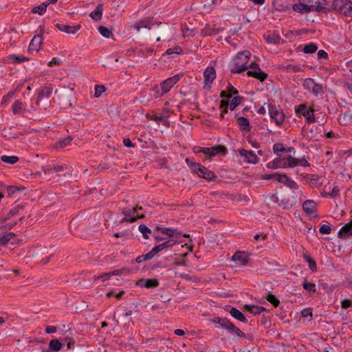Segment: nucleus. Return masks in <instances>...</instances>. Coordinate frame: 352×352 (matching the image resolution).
I'll return each instance as SVG.
<instances>
[{"mask_svg":"<svg viewBox=\"0 0 352 352\" xmlns=\"http://www.w3.org/2000/svg\"><path fill=\"white\" fill-rule=\"evenodd\" d=\"M251 53L248 50L239 52L232 60L230 71L233 74H241L250 69L247 72V75L249 77H253L261 82H263L267 78V74L261 69L259 65L254 62L247 65Z\"/></svg>","mask_w":352,"mask_h":352,"instance_id":"nucleus-1","label":"nucleus"},{"mask_svg":"<svg viewBox=\"0 0 352 352\" xmlns=\"http://www.w3.org/2000/svg\"><path fill=\"white\" fill-rule=\"evenodd\" d=\"M329 2L327 0H298V3L293 6V10L300 14H307L311 12H330L327 8Z\"/></svg>","mask_w":352,"mask_h":352,"instance_id":"nucleus-2","label":"nucleus"},{"mask_svg":"<svg viewBox=\"0 0 352 352\" xmlns=\"http://www.w3.org/2000/svg\"><path fill=\"white\" fill-rule=\"evenodd\" d=\"M211 322L218 324L223 329L226 330L228 333L232 336H243V331L235 326L228 318L215 317L210 320Z\"/></svg>","mask_w":352,"mask_h":352,"instance_id":"nucleus-3","label":"nucleus"},{"mask_svg":"<svg viewBox=\"0 0 352 352\" xmlns=\"http://www.w3.org/2000/svg\"><path fill=\"white\" fill-rule=\"evenodd\" d=\"M73 89L69 87H62L59 89L55 90V100L60 106L64 107H71V97L72 96Z\"/></svg>","mask_w":352,"mask_h":352,"instance_id":"nucleus-4","label":"nucleus"},{"mask_svg":"<svg viewBox=\"0 0 352 352\" xmlns=\"http://www.w3.org/2000/svg\"><path fill=\"white\" fill-rule=\"evenodd\" d=\"M243 100H244V98L242 96H234L232 98V100L230 104V110L233 111L234 109H235V108L237 106L241 104V103L242 102V101ZM228 106H229V102L228 100H223L221 101L220 108L223 109L221 111V113L220 115L221 119H223L224 114L228 113Z\"/></svg>","mask_w":352,"mask_h":352,"instance_id":"nucleus-5","label":"nucleus"},{"mask_svg":"<svg viewBox=\"0 0 352 352\" xmlns=\"http://www.w3.org/2000/svg\"><path fill=\"white\" fill-rule=\"evenodd\" d=\"M267 107L271 119L274 120L277 125H281L285 119V114L280 109L270 103L267 104Z\"/></svg>","mask_w":352,"mask_h":352,"instance_id":"nucleus-6","label":"nucleus"},{"mask_svg":"<svg viewBox=\"0 0 352 352\" xmlns=\"http://www.w3.org/2000/svg\"><path fill=\"white\" fill-rule=\"evenodd\" d=\"M303 87L314 96H318L322 93V86L316 83L313 78H309L305 79L303 82Z\"/></svg>","mask_w":352,"mask_h":352,"instance_id":"nucleus-7","label":"nucleus"},{"mask_svg":"<svg viewBox=\"0 0 352 352\" xmlns=\"http://www.w3.org/2000/svg\"><path fill=\"white\" fill-rule=\"evenodd\" d=\"M302 210L310 218H317V204L314 200L308 199L303 202Z\"/></svg>","mask_w":352,"mask_h":352,"instance_id":"nucleus-8","label":"nucleus"},{"mask_svg":"<svg viewBox=\"0 0 352 352\" xmlns=\"http://www.w3.org/2000/svg\"><path fill=\"white\" fill-rule=\"evenodd\" d=\"M44 32V28L40 26V33L34 36L33 38L30 41L29 45L28 50L38 52L40 50L41 45L43 43V33Z\"/></svg>","mask_w":352,"mask_h":352,"instance_id":"nucleus-9","label":"nucleus"},{"mask_svg":"<svg viewBox=\"0 0 352 352\" xmlns=\"http://www.w3.org/2000/svg\"><path fill=\"white\" fill-rule=\"evenodd\" d=\"M349 5V0H333L331 8H329L330 12L334 11L344 16V11L347 10Z\"/></svg>","mask_w":352,"mask_h":352,"instance_id":"nucleus-10","label":"nucleus"},{"mask_svg":"<svg viewBox=\"0 0 352 352\" xmlns=\"http://www.w3.org/2000/svg\"><path fill=\"white\" fill-rule=\"evenodd\" d=\"M183 74H178L162 81L160 85L162 90H163V93H167L169 91L173 86L175 85L180 78L183 77Z\"/></svg>","mask_w":352,"mask_h":352,"instance_id":"nucleus-11","label":"nucleus"},{"mask_svg":"<svg viewBox=\"0 0 352 352\" xmlns=\"http://www.w3.org/2000/svg\"><path fill=\"white\" fill-rule=\"evenodd\" d=\"M168 33V27L166 24L159 23L157 25V30H155V33H153L151 36L157 41H160L161 38H166Z\"/></svg>","mask_w":352,"mask_h":352,"instance_id":"nucleus-12","label":"nucleus"},{"mask_svg":"<svg viewBox=\"0 0 352 352\" xmlns=\"http://www.w3.org/2000/svg\"><path fill=\"white\" fill-rule=\"evenodd\" d=\"M205 151V154L210 157L214 156L218 153L225 155L228 153L227 148L223 145H217L216 146L206 148Z\"/></svg>","mask_w":352,"mask_h":352,"instance_id":"nucleus-13","label":"nucleus"},{"mask_svg":"<svg viewBox=\"0 0 352 352\" xmlns=\"http://www.w3.org/2000/svg\"><path fill=\"white\" fill-rule=\"evenodd\" d=\"M136 285L140 287L153 288L159 285V281L156 278H141L136 282Z\"/></svg>","mask_w":352,"mask_h":352,"instance_id":"nucleus-14","label":"nucleus"},{"mask_svg":"<svg viewBox=\"0 0 352 352\" xmlns=\"http://www.w3.org/2000/svg\"><path fill=\"white\" fill-rule=\"evenodd\" d=\"M352 236V220L343 226L338 232V237L346 239Z\"/></svg>","mask_w":352,"mask_h":352,"instance_id":"nucleus-15","label":"nucleus"},{"mask_svg":"<svg viewBox=\"0 0 352 352\" xmlns=\"http://www.w3.org/2000/svg\"><path fill=\"white\" fill-rule=\"evenodd\" d=\"M239 152V155L242 157H244L246 162L248 163L256 164L258 162V157L252 151L240 149Z\"/></svg>","mask_w":352,"mask_h":352,"instance_id":"nucleus-16","label":"nucleus"},{"mask_svg":"<svg viewBox=\"0 0 352 352\" xmlns=\"http://www.w3.org/2000/svg\"><path fill=\"white\" fill-rule=\"evenodd\" d=\"M204 84L210 85L216 78V72L213 67H208L204 72Z\"/></svg>","mask_w":352,"mask_h":352,"instance_id":"nucleus-17","label":"nucleus"},{"mask_svg":"<svg viewBox=\"0 0 352 352\" xmlns=\"http://www.w3.org/2000/svg\"><path fill=\"white\" fill-rule=\"evenodd\" d=\"M134 27H135V30H137V32L140 33L143 36L148 35V33L146 31H145L144 30L142 31H141V29H144V30L148 29L149 30L153 29V27L151 25H150L149 21L146 20V19L142 20V21L136 23L134 25Z\"/></svg>","mask_w":352,"mask_h":352,"instance_id":"nucleus-18","label":"nucleus"},{"mask_svg":"<svg viewBox=\"0 0 352 352\" xmlns=\"http://www.w3.org/2000/svg\"><path fill=\"white\" fill-rule=\"evenodd\" d=\"M158 232H160L162 234L167 235L168 237H173L181 236L182 234L179 232H177V229L169 228H162L159 226H157L155 228Z\"/></svg>","mask_w":352,"mask_h":352,"instance_id":"nucleus-19","label":"nucleus"},{"mask_svg":"<svg viewBox=\"0 0 352 352\" xmlns=\"http://www.w3.org/2000/svg\"><path fill=\"white\" fill-rule=\"evenodd\" d=\"M56 27L61 32H64L67 34H74L81 28V26L80 25L70 26L68 25H64V24H61V23L56 24Z\"/></svg>","mask_w":352,"mask_h":352,"instance_id":"nucleus-20","label":"nucleus"},{"mask_svg":"<svg viewBox=\"0 0 352 352\" xmlns=\"http://www.w3.org/2000/svg\"><path fill=\"white\" fill-rule=\"evenodd\" d=\"M273 199L274 201L278 203V206L282 207L283 209H289L294 206L293 201H292L289 197H283L279 200L278 197L274 196Z\"/></svg>","mask_w":352,"mask_h":352,"instance_id":"nucleus-21","label":"nucleus"},{"mask_svg":"<svg viewBox=\"0 0 352 352\" xmlns=\"http://www.w3.org/2000/svg\"><path fill=\"white\" fill-rule=\"evenodd\" d=\"M234 261H238L242 265H246L249 261V256L245 252H236L232 257Z\"/></svg>","mask_w":352,"mask_h":352,"instance_id":"nucleus-22","label":"nucleus"},{"mask_svg":"<svg viewBox=\"0 0 352 352\" xmlns=\"http://www.w3.org/2000/svg\"><path fill=\"white\" fill-rule=\"evenodd\" d=\"M229 313L232 317H233L234 319H236L240 322H242L244 323H246L248 322L247 318H245L244 314L241 311H239L238 309H236L235 307H232L230 309V310L229 311Z\"/></svg>","mask_w":352,"mask_h":352,"instance_id":"nucleus-23","label":"nucleus"},{"mask_svg":"<svg viewBox=\"0 0 352 352\" xmlns=\"http://www.w3.org/2000/svg\"><path fill=\"white\" fill-rule=\"evenodd\" d=\"M15 234L9 232L0 238V245H6L8 243L14 244L16 243Z\"/></svg>","mask_w":352,"mask_h":352,"instance_id":"nucleus-24","label":"nucleus"},{"mask_svg":"<svg viewBox=\"0 0 352 352\" xmlns=\"http://www.w3.org/2000/svg\"><path fill=\"white\" fill-rule=\"evenodd\" d=\"M102 11L103 5L102 3H99L96 7L95 10L89 14V16L94 21H98L102 18Z\"/></svg>","mask_w":352,"mask_h":352,"instance_id":"nucleus-25","label":"nucleus"},{"mask_svg":"<svg viewBox=\"0 0 352 352\" xmlns=\"http://www.w3.org/2000/svg\"><path fill=\"white\" fill-rule=\"evenodd\" d=\"M263 178L264 179H274L276 181L285 184V182L287 180L288 176L285 174L274 173L270 175H263Z\"/></svg>","mask_w":352,"mask_h":352,"instance_id":"nucleus-26","label":"nucleus"},{"mask_svg":"<svg viewBox=\"0 0 352 352\" xmlns=\"http://www.w3.org/2000/svg\"><path fill=\"white\" fill-rule=\"evenodd\" d=\"M198 175L199 177H203L208 181H213L217 177L213 172L209 170L204 166L201 168Z\"/></svg>","mask_w":352,"mask_h":352,"instance_id":"nucleus-27","label":"nucleus"},{"mask_svg":"<svg viewBox=\"0 0 352 352\" xmlns=\"http://www.w3.org/2000/svg\"><path fill=\"white\" fill-rule=\"evenodd\" d=\"M52 93V88L51 86H45L38 93V98L36 100V104H39V102L44 98H49Z\"/></svg>","mask_w":352,"mask_h":352,"instance_id":"nucleus-28","label":"nucleus"},{"mask_svg":"<svg viewBox=\"0 0 352 352\" xmlns=\"http://www.w3.org/2000/svg\"><path fill=\"white\" fill-rule=\"evenodd\" d=\"M237 124L241 131L249 132L251 129L250 121L245 117L238 118Z\"/></svg>","mask_w":352,"mask_h":352,"instance_id":"nucleus-29","label":"nucleus"},{"mask_svg":"<svg viewBox=\"0 0 352 352\" xmlns=\"http://www.w3.org/2000/svg\"><path fill=\"white\" fill-rule=\"evenodd\" d=\"M63 344L58 339L52 340L49 344V349L43 350L42 352H50V351H59L62 348Z\"/></svg>","mask_w":352,"mask_h":352,"instance_id":"nucleus-30","label":"nucleus"},{"mask_svg":"<svg viewBox=\"0 0 352 352\" xmlns=\"http://www.w3.org/2000/svg\"><path fill=\"white\" fill-rule=\"evenodd\" d=\"M295 110L297 114L302 115L304 117H306L309 113L314 112V109L311 107L307 108L304 104L296 107Z\"/></svg>","mask_w":352,"mask_h":352,"instance_id":"nucleus-31","label":"nucleus"},{"mask_svg":"<svg viewBox=\"0 0 352 352\" xmlns=\"http://www.w3.org/2000/svg\"><path fill=\"white\" fill-rule=\"evenodd\" d=\"M303 258L308 263L310 270L313 272L317 271V265L315 260L308 254H303Z\"/></svg>","mask_w":352,"mask_h":352,"instance_id":"nucleus-32","label":"nucleus"},{"mask_svg":"<svg viewBox=\"0 0 352 352\" xmlns=\"http://www.w3.org/2000/svg\"><path fill=\"white\" fill-rule=\"evenodd\" d=\"M6 60L8 62H12L13 63H21L22 62L29 60V58L23 56H18L16 55L12 54L8 56Z\"/></svg>","mask_w":352,"mask_h":352,"instance_id":"nucleus-33","label":"nucleus"},{"mask_svg":"<svg viewBox=\"0 0 352 352\" xmlns=\"http://www.w3.org/2000/svg\"><path fill=\"white\" fill-rule=\"evenodd\" d=\"M23 208H24V206L21 205V204L15 206L8 212V213L6 214V216L3 219V221H6V220L10 219L12 217L16 215L17 214H19V212L21 210L23 209Z\"/></svg>","mask_w":352,"mask_h":352,"instance_id":"nucleus-34","label":"nucleus"},{"mask_svg":"<svg viewBox=\"0 0 352 352\" xmlns=\"http://www.w3.org/2000/svg\"><path fill=\"white\" fill-rule=\"evenodd\" d=\"M186 162L190 168L191 170L193 173L199 175V173L200 172V170L203 166L199 163L191 162L190 160L188 158L186 159Z\"/></svg>","mask_w":352,"mask_h":352,"instance_id":"nucleus-35","label":"nucleus"},{"mask_svg":"<svg viewBox=\"0 0 352 352\" xmlns=\"http://www.w3.org/2000/svg\"><path fill=\"white\" fill-rule=\"evenodd\" d=\"M174 244L175 242H173L172 240H168L161 244L155 246V251H157V252L158 253L166 248L172 247Z\"/></svg>","mask_w":352,"mask_h":352,"instance_id":"nucleus-36","label":"nucleus"},{"mask_svg":"<svg viewBox=\"0 0 352 352\" xmlns=\"http://www.w3.org/2000/svg\"><path fill=\"white\" fill-rule=\"evenodd\" d=\"M318 50V46L314 43H309L307 44L303 47V52L305 54H313L316 52Z\"/></svg>","mask_w":352,"mask_h":352,"instance_id":"nucleus-37","label":"nucleus"},{"mask_svg":"<svg viewBox=\"0 0 352 352\" xmlns=\"http://www.w3.org/2000/svg\"><path fill=\"white\" fill-rule=\"evenodd\" d=\"M47 6L48 4H47L46 2L42 3L39 6L34 7L32 10V12L38 13L39 15H42L46 11Z\"/></svg>","mask_w":352,"mask_h":352,"instance_id":"nucleus-38","label":"nucleus"},{"mask_svg":"<svg viewBox=\"0 0 352 352\" xmlns=\"http://www.w3.org/2000/svg\"><path fill=\"white\" fill-rule=\"evenodd\" d=\"M14 114H19L24 109V105L20 100H16L12 106Z\"/></svg>","mask_w":352,"mask_h":352,"instance_id":"nucleus-39","label":"nucleus"},{"mask_svg":"<svg viewBox=\"0 0 352 352\" xmlns=\"http://www.w3.org/2000/svg\"><path fill=\"white\" fill-rule=\"evenodd\" d=\"M138 230L142 233L143 237L145 239H148L149 238L148 234H153V231L144 224H140L138 227Z\"/></svg>","mask_w":352,"mask_h":352,"instance_id":"nucleus-40","label":"nucleus"},{"mask_svg":"<svg viewBox=\"0 0 352 352\" xmlns=\"http://www.w3.org/2000/svg\"><path fill=\"white\" fill-rule=\"evenodd\" d=\"M302 287L304 289L309 291L310 292H316V286L314 283H309L307 280H305L302 283Z\"/></svg>","mask_w":352,"mask_h":352,"instance_id":"nucleus-41","label":"nucleus"},{"mask_svg":"<svg viewBox=\"0 0 352 352\" xmlns=\"http://www.w3.org/2000/svg\"><path fill=\"white\" fill-rule=\"evenodd\" d=\"M1 160L4 163L14 164L19 160V159L16 156L3 155L1 157Z\"/></svg>","mask_w":352,"mask_h":352,"instance_id":"nucleus-42","label":"nucleus"},{"mask_svg":"<svg viewBox=\"0 0 352 352\" xmlns=\"http://www.w3.org/2000/svg\"><path fill=\"white\" fill-rule=\"evenodd\" d=\"M25 190V187L23 186H9L7 188V192L8 196H12L16 192L23 191Z\"/></svg>","mask_w":352,"mask_h":352,"instance_id":"nucleus-43","label":"nucleus"},{"mask_svg":"<svg viewBox=\"0 0 352 352\" xmlns=\"http://www.w3.org/2000/svg\"><path fill=\"white\" fill-rule=\"evenodd\" d=\"M138 211V208H123L122 211V213L129 217V218H131V217H135V214L136 213V212Z\"/></svg>","mask_w":352,"mask_h":352,"instance_id":"nucleus-44","label":"nucleus"},{"mask_svg":"<svg viewBox=\"0 0 352 352\" xmlns=\"http://www.w3.org/2000/svg\"><path fill=\"white\" fill-rule=\"evenodd\" d=\"M265 299L270 302L274 307H277L279 306L280 300L276 298V296L272 294L269 293Z\"/></svg>","mask_w":352,"mask_h":352,"instance_id":"nucleus-45","label":"nucleus"},{"mask_svg":"<svg viewBox=\"0 0 352 352\" xmlns=\"http://www.w3.org/2000/svg\"><path fill=\"white\" fill-rule=\"evenodd\" d=\"M287 163L285 162L283 167H285L287 164L289 167H295L298 166V159L292 157L291 155H288L287 157Z\"/></svg>","mask_w":352,"mask_h":352,"instance_id":"nucleus-46","label":"nucleus"},{"mask_svg":"<svg viewBox=\"0 0 352 352\" xmlns=\"http://www.w3.org/2000/svg\"><path fill=\"white\" fill-rule=\"evenodd\" d=\"M245 310L250 312L252 314L256 316L259 315V311L258 310V305H245L243 306Z\"/></svg>","mask_w":352,"mask_h":352,"instance_id":"nucleus-47","label":"nucleus"},{"mask_svg":"<svg viewBox=\"0 0 352 352\" xmlns=\"http://www.w3.org/2000/svg\"><path fill=\"white\" fill-rule=\"evenodd\" d=\"M98 31L100 34L104 38H109L110 36L112 34L110 30L104 26H100L98 28Z\"/></svg>","mask_w":352,"mask_h":352,"instance_id":"nucleus-48","label":"nucleus"},{"mask_svg":"<svg viewBox=\"0 0 352 352\" xmlns=\"http://www.w3.org/2000/svg\"><path fill=\"white\" fill-rule=\"evenodd\" d=\"M72 138H71L70 136H68L61 140H59L58 142H57V146L58 148H63L67 145H69L72 141Z\"/></svg>","mask_w":352,"mask_h":352,"instance_id":"nucleus-49","label":"nucleus"},{"mask_svg":"<svg viewBox=\"0 0 352 352\" xmlns=\"http://www.w3.org/2000/svg\"><path fill=\"white\" fill-rule=\"evenodd\" d=\"M106 87L104 86V85H96L95 87V93H94V96L96 98H98L101 96V94L104 92L106 91Z\"/></svg>","mask_w":352,"mask_h":352,"instance_id":"nucleus-50","label":"nucleus"},{"mask_svg":"<svg viewBox=\"0 0 352 352\" xmlns=\"http://www.w3.org/2000/svg\"><path fill=\"white\" fill-rule=\"evenodd\" d=\"M273 6L274 8L278 11H285L289 8V7L287 5L284 4H278V1L276 0H274L273 1Z\"/></svg>","mask_w":352,"mask_h":352,"instance_id":"nucleus-51","label":"nucleus"},{"mask_svg":"<svg viewBox=\"0 0 352 352\" xmlns=\"http://www.w3.org/2000/svg\"><path fill=\"white\" fill-rule=\"evenodd\" d=\"M151 91L153 92V96L155 98H159L165 94L166 93H163V90H160V87L157 85L154 86Z\"/></svg>","mask_w":352,"mask_h":352,"instance_id":"nucleus-52","label":"nucleus"},{"mask_svg":"<svg viewBox=\"0 0 352 352\" xmlns=\"http://www.w3.org/2000/svg\"><path fill=\"white\" fill-rule=\"evenodd\" d=\"M285 151V148L284 147V145L281 143H276L273 146V151L277 155H278L279 152H283Z\"/></svg>","mask_w":352,"mask_h":352,"instance_id":"nucleus-53","label":"nucleus"},{"mask_svg":"<svg viewBox=\"0 0 352 352\" xmlns=\"http://www.w3.org/2000/svg\"><path fill=\"white\" fill-rule=\"evenodd\" d=\"M126 270L124 268H122V269H120V270H114L113 272H108V273H106V274H104L102 275H101L100 278H102L104 276H108L109 277L110 276H116V275H120L122 274Z\"/></svg>","mask_w":352,"mask_h":352,"instance_id":"nucleus-54","label":"nucleus"},{"mask_svg":"<svg viewBox=\"0 0 352 352\" xmlns=\"http://www.w3.org/2000/svg\"><path fill=\"white\" fill-rule=\"evenodd\" d=\"M331 228L329 224H323L320 227L319 232L323 234H329L331 233Z\"/></svg>","mask_w":352,"mask_h":352,"instance_id":"nucleus-55","label":"nucleus"},{"mask_svg":"<svg viewBox=\"0 0 352 352\" xmlns=\"http://www.w3.org/2000/svg\"><path fill=\"white\" fill-rule=\"evenodd\" d=\"M341 307L344 309L352 307V300L348 298H345L341 302Z\"/></svg>","mask_w":352,"mask_h":352,"instance_id":"nucleus-56","label":"nucleus"},{"mask_svg":"<svg viewBox=\"0 0 352 352\" xmlns=\"http://www.w3.org/2000/svg\"><path fill=\"white\" fill-rule=\"evenodd\" d=\"M64 170V166L58 165L53 167V168L44 169L43 171L45 174L51 173L52 170L55 172H60Z\"/></svg>","mask_w":352,"mask_h":352,"instance_id":"nucleus-57","label":"nucleus"},{"mask_svg":"<svg viewBox=\"0 0 352 352\" xmlns=\"http://www.w3.org/2000/svg\"><path fill=\"white\" fill-rule=\"evenodd\" d=\"M63 342L64 344H66L68 349H72L75 343L74 339L72 338H65L63 340Z\"/></svg>","mask_w":352,"mask_h":352,"instance_id":"nucleus-58","label":"nucleus"},{"mask_svg":"<svg viewBox=\"0 0 352 352\" xmlns=\"http://www.w3.org/2000/svg\"><path fill=\"white\" fill-rule=\"evenodd\" d=\"M281 166V161L280 159H276L272 161V162L268 163L267 167L272 168H277L280 167Z\"/></svg>","mask_w":352,"mask_h":352,"instance_id":"nucleus-59","label":"nucleus"},{"mask_svg":"<svg viewBox=\"0 0 352 352\" xmlns=\"http://www.w3.org/2000/svg\"><path fill=\"white\" fill-rule=\"evenodd\" d=\"M285 185H286L287 186H288L290 188H294V189L298 188V185L297 184V183L295 182L294 180H292L291 178H289V177L287 178V182H285Z\"/></svg>","mask_w":352,"mask_h":352,"instance_id":"nucleus-60","label":"nucleus"},{"mask_svg":"<svg viewBox=\"0 0 352 352\" xmlns=\"http://www.w3.org/2000/svg\"><path fill=\"white\" fill-rule=\"evenodd\" d=\"M124 294V291H123V290L120 291L118 294H116L114 292L111 291L107 294V297L109 298L111 296H115L116 298L120 299L122 298V296Z\"/></svg>","mask_w":352,"mask_h":352,"instance_id":"nucleus-61","label":"nucleus"},{"mask_svg":"<svg viewBox=\"0 0 352 352\" xmlns=\"http://www.w3.org/2000/svg\"><path fill=\"white\" fill-rule=\"evenodd\" d=\"M301 316L302 318H307L308 316H312V309L311 308H305L301 311Z\"/></svg>","mask_w":352,"mask_h":352,"instance_id":"nucleus-62","label":"nucleus"},{"mask_svg":"<svg viewBox=\"0 0 352 352\" xmlns=\"http://www.w3.org/2000/svg\"><path fill=\"white\" fill-rule=\"evenodd\" d=\"M227 91L229 93V94H231V96L236 95L239 93L238 90L236 88H234L230 83H229L227 87Z\"/></svg>","mask_w":352,"mask_h":352,"instance_id":"nucleus-63","label":"nucleus"},{"mask_svg":"<svg viewBox=\"0 0 352 352\" xmlns=\"http://www.w3.org/2000/svg\"><path fill=\"white\" fill-rule=\"evenodd\" d=\"M347 10L344 11L345 16H351L352 17V2L349 1V5L348 6Z\"/></svg>","mask_w":352,"mask_h":352,"instance_id":"nucleus-64","label":"nucleus"}]
</instances>
